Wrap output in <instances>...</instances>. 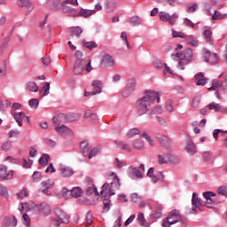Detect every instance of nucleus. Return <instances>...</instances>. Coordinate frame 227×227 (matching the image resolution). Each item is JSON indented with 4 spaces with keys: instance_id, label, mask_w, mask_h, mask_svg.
Wrapping results in <instances>:
<instances>
[{
    "instance_id": "nucleus-55",
    "label": "nucleus",
    "mask_w": 227,
    "mask_h": 227,
    "mask_svg": "<svg viewBox=\"0 0 227 227\" xmlns=\"http://www.w3.org/2000/svg\"><path fill=\"white\" fill-rule=\"evenodd\" d=\"M92 223H93V215H91V213H87L86 226H91Z\"/></svg>"
},
{
    "instance_id": "nucleus-37",
    "label": "nucleus",
    "mask_w": 227,
    "mask_h": 227,
    "mask_svg": "<svg viewBox=\"0 0 227 227\" xmlns=\"http://www.w3.org/2000/svg\"><path fill=\"white\" fill-rule=\"evenodd\" d=\"M159 143L161 145V146H168V143H169V137H166V136H160L159 137H157Z\"/></svg>"
},
{
    "instance_id": "nucleus-43",
    "label": "nucleus",
    "mask_w": 227,
    "mask_h": 227,
    "mask_svg": "<svg viewBox=\"0 0 227 227\" xmlns=\"http://www.w3.org/2000/svg\"><path fill=\"white\" fill-rule=\"evenodd\" d=\"M49 154H43V156L39 159V162L42 166H47L49 164Z\"/></svg>"
},
{
    "instance_id": "nucleus-52",
    "label": "nucleus",
    "mask_w": 227,
    "mask_h": 227,
    "mask_svg": "<svg viewBox=\"0 0 227 227\" xmlns=\"http://www.w3.org/2000/svg\"><path fill=\"white\" fill-rule=\"evenodd\" d=\"M186 38H187V40L190 41V44H191L192 47H198V45H199L198 40H196V39L194 38V36L189 35V36H187Z\"/></svg>"
},
{
    "instance_id": "nucleus-42",
    "label": "nucleus",
    "mask_w": 227,
    "mask_h": 227,
    "mask_svg": "<svg viewBox=\"0 0 227 227\" xmlns=\"http://www.w3.org/2000/svg\"><path fill=\"white\" fill-rule=\"evenodd\" d=\"M153 114H162V106H157L149 113V116H153Z\"/></svg>"
},
{
    "instance_id": "nucleus-14",
    "label": "nucleus",
    "mask_w": 227,
    "mask_h": 227,
    "mask_svg": "<svg viewBox=\"0 0 227 227\" xmlns=\"http://www.w3.org/2000/svg\"><path fill=\"white\" fill-rule=\"evenodd\" d=\"M167 219L168 220V223H170V224H176V223L180 221V211L174 209L172 212L169 213Z\"/></svg>"
},
{
    "instance_id": "nucleus-64",
    "label": "nucleus",
    "mask_w": 227,
    "mask_h": 227,
    "mask_svg": "<svg viewBox=\"0 0 227 227\" xmlns=\"http://www.w3.org/2000/svg\"><path fill=\"white\" fill-rule=\"evenodd\" d=\"M43 90L44 91V96L49 95V90H51V83L45 82L43 87Z\"/></svg>"
},
{
    "instance_id": "nucleus-59",
    "label": "nucleus",
    "mask_w": 227,
    "mask_h": 227,
    "mask_svg": "<svg viewBox=\"0 0 227 227\" xmlns=\"http://www.w3.org/2000/svg\"><path fill=\"white\" fill-rule=\"evenodd\" d=\"M168 160L169 162H172V164H177V162H180V160L171 154L168 155Z\"/></svg>"
},
{
    "instance_id": "nucleus-18",
    "label": "nucleus",
    "mask_w": 227,
    "mask_h": 227,
    "mask_svg": "<svg viewBox=\"0 0 227 227\" xmlns=\"http://www.w3.org/2000/svg\"><path fill=\"white\" fill-rule=\"evenodd\" d=\"M59 171L63 178H69V176L74 175V169L69 167H61Z\"/></svg>"
},
{
    "instance_id": "nucleus-50",
    "label": "nucleus",
    "mask_w": 227,
    "mask_h": 227,
    "mask_svg": "<svg viewBox=\"0 0 227 227\" xmlns=\"http://www.w3.org/2000/svg\"><path fill=\"white\" fill-rule=\"evenodd\" d=\"M78 15L80 17H85V19H87V17H91V15H93V12L91 11L81 10Z\"/></svg>"
},
{
    "instance_id": "nucleus-25",
    "label": "nucleus",
    "mask_w": 227,
    "mask_h": 227,
    "mask_svg": "<svg viewBox=\"0 0 227 227\" xmlns=\"http://www.w3.org/2000/svg\"><path fill=\"white\" fill-rule=\"evenodd\" d=\"M132 146L135 150H143L145 148V142L141 138L135 139L132 142Z\"/></svg>"
},
{
    "instance_id": "nucleus-22",
    "label": "nucleus",
    "mask_w": 227,
    "mask_h": 227,
    "mask_svg": "<svg viewBox=\"0 0 227 227\" xmlns=\"http://www.w3.org/2000/svg\"><path fill=\"white\" fill-rule=\"evenodd\" d=\"M195 81L197 86H205V84H207V79H205V76L201 73L195 75Z\"/></svg>"
},
{
    "instance_id": "nucleus-28",
    "label": "nucleus",
    "mask_w": 227,
    "mask_h": 227,
    "mask_svg": "<svg viewBox=\"0 0 227 227\" xmlns=\"http://www.w3.org/2000/svg\"><path fill=\"white\" fill-rule=\"evenodd\" d=\"M106 8L108 12H114L116 8V0H106Z\"/></svg>"
},
{
    "instance_id": "nucleus-38",
    "label": "nucleus",
    "mask_w": 227,
    "mask_h": 227,
    "mask_svg": "<svg viewBox=\"0 0 227 227\" xmlns=\"http://www.w3.org/2000/svg\"><path fill=\"white\" fill-rule=\"evenodd\" d=\"M200 103H201V96L197 95L193 98V99L192 101V107H199Z\"/></svg>"
},
{
    "instance_id": "nucleus-26",
    "label": "nucleus",
    "mask_w": 227,
    "mask_h": 227,
    "mask_svg": "<svg viewBox=\"0 0 227 227\" xmlns=\"http://www.w3.org/2000/svg\"><path fill=\"white\" fill-rule=\"evenodd\" d=\"M219 88H223V80H213L212 86L208 88L209 91L219 90Z\"/></svg>"
},
{
    "instance_id": "nucleus-58",
    "label": "nucleus",
    "mask_w": 227,
    "mask_h": 227,
    "mask_svg": "<svg viewBox=\"0 0 227 227\" xmlns=\"http://www.w3.org/2000/svg\"><path fill=\"white\" fill-rule=\"evenodd\" d=\"M19 198L24 200V198L27 197V189L23 188L20 192L18 193Z\"/></svg>"
},
{
    "instance_id": "nucleus-16",
    "label": "nucleus",
    "mask_w": 227,
    "mask_h": 227,
    "mask_svg": "<svg viewBox=\"0 0 227 227\" xmlns=\"http://www.w3.org/2000/svg\"><path fill=\"white\" fill-rule=\"evenodd\" d=\"M35 208L38 210L39 214H43V215H49L51 212V206L47 203H42L39 206H35Z\"/></svg>"
},
{
    "instance_id": "nucleus-27",
    "label": "nucleus",
    "mask_w": 227,
    "mask_h": 227,
    "mask_svg": "<svg viewBox=\"0 0 227 227\" xmlns=\"http://www.w3.org/2000/svg\"><path fill=\"white\" fill-rule=\"evenodd\" d=\"M140 137L145 139L150 146H154L155 142L153 141V139H152V137H150V135H148L146 131H142Z\"/></svg>"
},
{
    "instance_id": "nucleus-62",
    "label": "nucleus",
    "mask_w": 227,
    "mask_h": 227,
    "mask_svg": "<svg viewBox=\"0 0 227 227\" xmlns=\"http://www.w3.org/2000/svg\"><path fill=\"white\" fill-rule=\"evenodd\" d=\"M116 166L119 169H121V168L127 166V163H125L123 160H120V159L116 158Z\"/></svg>"
},
{
    "instance_id": "nucleus-19",
    "label": "nucleus",
    "mask_w": 227,
    "mask_h": 227,
    "mask_svg": "<svg viewBox=\"0 0 227 227\" xmlns=\"http://www.w3.org/2000/svg\"><path fill=\"white\" fill-rule=\"evenodd\" d=\"M47 6L50 8V10H59L63 4L59 0H48Z\"/></svg>"
},
{
    "instance_id": "nucleus-45",
    "label": "nucleus",
    "mask_w": 227,
    "mask_h": 227,
    "mask_svg": "<svg viewBox=\"0 0 227 227\" xmlns=\"http://www.w3.org/2000/svg\"><path fill=\"white\" fill-rule=\"evenodd\" d=\"M83 45L90 50L97 49V47H98V45H97V43L88 41H83Z\"/></svg>"
},
{
    "instance_id": "nucleus-1",
    "label": "nucleus",
    "mask_w": 227,
    "mask_h": 227,
    "mask_svg": "<svg viewBox=\"0 0 227 227\" xmlns=\"http://www.w3.org/2000/svg\"><path fill=\"white\" fill-rule=\"evenodd\" d=\"M155 100H157V102H160L159 93L152 90H145L144 97L137 101L138 116L146 114L148 111H150L152 106H153Z\"/></svg>"
},
{
    "instance_id": "nucleus-41",
    "label": "nucleus",
    "mask_w": 227,
    "mask_h": 227,
    "mask_svg": "<svg viewBox=\"0 0 227 227\" xmlns=\"http://www.w3.org/2000/svg\"><path fill=\"white\" fill-rule=\"evenodd\" d=\"M42 185L45 187V189H51V187L54 186V181L52 179H47L42 182Z\"/></svg>"
},
{
    "instance_id": "nucleus-20",
    "label": "nucleus",
    "mask_w": 227,
    "mask_h": 227,
    "mask_svg": "<svg viewBox=\"0 0 227 227\" xmlns=\"http://www.w3.org/2000/svg\"><path fill=\"white\" fill-rule=\"evenodd\" d=\"M80 149L82 155H84V157H88V155L90 154V151L91 150V146L90 145V144H88L87 141H83L80 144Z\"/></svg>"
},
{
    "instance_id": "nucleus-49",
    "label": "nucleus",
    "mask_w": 227,
    "mask_h": 227,
    "mask_svg": "<svg viewBox=\"0 0 227 227\" xmlns=\"http://www.w3.org/2000/svg\"><path fill=\"white\" fill-rule=\"evenodd\" d=\"M39 104H40V101H38L37 98L30 99L28 102V106H30V107H33L34 109H37Z\"/></svg>"
},
{
    "instance_id": "nucleus-4",
    "label": "nucleus",
    "mask_w": 227,
    "mask_h": 227,
    "mask_svg": "<svg viewBox=\"0 0 227 227\" xmlns=\"http://www.w3.org/2000/svg\"><path fill=\"white\" fill-rule=\"evenodd\" d=\"M159 15L162 22H168L170 26H174V24H176V20H178V14L176 13H174L173 15H169V13H167L165 12H160Z\"/></svg>"
},
{
    "instance_id": "nucleus-24",
    "label": "nucleus",
    "mask_w": 227,
    "mask_h": 227,
    "mask_svg": "<svg viewBox=\"0 0 227 227\" xmlns=\"http://www.w3.org/2000/svg\"><path fill=\"white\" fill-rule=\"evenodd\" d=\"M15 121H17L19 127H22V120H24L25 117V114L24 112H20V113H14L12 114Z\"/></svg>"
},
{
    "instance_id": "nucleus-48",
    "label": "nucleus",
    "mask_w": 227,
    "mask_h": 227,
    "mask_svg": "<svg viewBox=\"0 0 227 227\" xmlns=\"http://www.w3.org/2000/svg\"><path fill=\"white\" fill-rule=\"evenodd\" d=\"M32 178L34 183L40 182L42 180V172H34Z\"/></svg>"
},
{
    "instance_id": "nucleus-32",
    "label": "nucleus",
    "mask_w": 227,
    "mask_h": 227,
    "mask_svg": "<svg viewBox=\"0 0 227 227\" xmlns=\"http://www.w3.org/2000/svg\"><path fill=\"white\" fill-rule=\"evenodd\" d=\"M82 35V28L80 27H73L71 30V36H76V38H81Z\"/></svg>"
},
{
    "instance_id": "nucleus-40",
    "label": "nucleus",
    "mask_w": 227,
    "mask_h": 227,
    "mask_svg": "<svg viewBox=\"0 0 227 227\" xmlns=\"http://www.w3.org/2000/svg\"><path fill=\"white\" fill-rule=\"evenodd\" d=\"M129 24L131 26H139L141 24V20H139V16H133L130 18V20H129Z\"/></svg>"
},
{
    "instance_id": "nucleus-51",
    "label": "nucleus",
    "mask_w": 227,
    "mask_h": 227,
    "mask_svg": "<svg viewBox=\"0 0 227 227\" xmlns=\"http://www.w3.org/2000/svg\"><path fill=\"white\" fill-rule=\"evenodd\" d=\"M98 153H100V148H94L90 152L88 157L89 159H93V157H96V155H98Z\"/></svg>"
},
{
    "instance_id": "nucleus-21",
    "label": "nucleus",
    "mask_w": 227,
    "mask_h": 227,
    "mask_svg": "<svg viewBox=\"0 0 227 227\" xmlns=\"http://www.w3.org/2000/svg\"><path fill=\"white\" fill-rule=\"evenodd\" d=\"M142 134H143V131L139 130V129L133 128L127 132L126 136L128 139H130L134 137V136H139L141 137Z\"/></svg>"
},
{
    "instance_id": "nucleus-33",
    "label": "nucleus",
    "mask_w": 227,
    "mask_h": 227,
    "mask_svg": "<svg viewBox=\"0 0 227 227\" xmlns=\"http://www.w3.org/2000/svg\"><path fill=\"white\" fill-rule=\"evenodd\" d=\"M95 193V196H98L100 193H98V190L97 189V186L92 185L89 186L86 190L87 196H91V194Z\"/></svg>"
},
{
    "instance_id": "nucleus-39",
    "label": "nucleus",
    "mask_w": 227,
    "mask_h": 227,
    "mask_svg": "<svg viewBox=\"0 0 227 227\" xmlns=\"http://www.w3.org/2000/svg\"><path fill=\"white\" fill-rule=\"evenodd\" d=\"M131 175L136 178H143V172L138 170L137 168H131Z\"/></svg>"
},
{
    "instance_id": "nucleus-61",
    "label": "nucleus",
    "mask_w": 227,
    "mask_h": 227,
    "mask_svg": "<svg viewBox=\"0 0 227 227\" xmlns=\"http://www.w3.org/2000/svg\"><path fill=\"white\" fill-rule=\"evenodd\" d=\"M121 146L122 150H126V152H132V148H130V145L125 142H121Z\"/></svg>"
},
{
    "instance_id": "nucleus-15",
    "label": "nucleus",
    "mask_w": 227,
    "mask_h": 227,
    "mask_svg": "<svg viewBox=\"0 0 227 227\" xmlns=\"http://www.w3.org/2000/svg\"><path fill=\"white\" fill-rule=\"evenodd\" d=\"M55 130L57 134H59V136H72V129H70V128L63 124L55 127Z\"/></svg>"
},
{
    "instance_id": "nucleus-47",
    "label": "nucleus",
    "mask_w": 227,
    "mask_h": 227,
    "mask_svg": "<svg viewBox=\"0 0 227 227\" xmlns=\"http://www.w3.org/2000/svg\"><path fill=\"white\" fill-rule=\"evenodd\" d=\"M127 87L133 91L134 88H136V80L134 78L129 79L127 81Z\"/></svg>"
},
{
    "instance_id": "nucleus-7",
    "label": "nucleus",
    "mask_w": 227,
    "mask_h": 227,
    "mask_svg": "<svg viewBox=\"0 0 227 227\" xmlns=\"http://www.w3.org/2000/svg\"><path fill=\"white\" fill-rule=\"evenodd\" d=\"M91 95H98V93H102L104 83L100 80H94L91 83Z\"/></svg>"
},
{
    "instance_id": "nucleus-17",
    "label": "nucleus",
    "mask_w": 227,
    "mask_h": 227,
    "mask_svg": "<svg viewBox=\"0 0 227 227\" xmlns=\"http://www.w3.org/2000/svg\"><path fill=\"white\" fill-rule=\"evenodd\" d=\"M184 148L189 155H194L197 153L196 145L192 140H187Z\"/></svg>"
},
{
    "instance_id": "nucleus-54",
    "label": "nucleus",
    "mask_w": 227,
    "mask_h": 227,
    "mask_svg": "<svg viewBox=\"0 0 227 227\" xmlns=\"http://www.w3.org/2000/svg\"><path fill=\"white\" fill-rule=\"evenodd\" d=\"M71 191H69L68 189L64 188L62 191V196L63 198H65V200H70V198H72V193H70Z\"/></svg>"
},
{
    "instance_id": "nucleus-30",
    "label": "nucleus",
    "mask_w": 227,
    "mask_h": 227,
    "mask_svg": "<svg viewBox=\"0 0 227 227\" xmlns=\"http://www.w3.org/2000/svg\"><path fill=\"white\" fill-rule=\"evenodd\" d=\"M27 89L28 91H32L34 93H37L38 91V85H36V82H28L27 83Z\"/></svg>"
},
{
    "instance_id": "nucleus-3",
    "label": "nucleus",
    "mask_w": 227,
    "mask_h": 227,
    "mask_svg": "<svg viewBox=\"0 0 227 227\" xmlns=\"http://www.w3.org/2000/svg\"><path fill=\"white\" fill-rule=\"evenodd\" d=\"M55 216L52 218V224L55 226H59L60 224H67L68 223V215L65 213L60 208H56L54 211Z\"/></svg>"
},
{
    "instance_id": "nucleus-6",
    "label": "nucleus",
    "mask_w": 227,
    "mask_h": 227,
    "mask_svg": "<svg viewBox=\"0 0 227 227\" xmlns=\"http://www.w3.org/2000/svg\"><path fill=\"white\" fill-rule=\"evenodd\" d=\"M114 67V59L109 54H105L100 62V68Z\"/></svg>"
},
{
    "instance_id": "nucleus-5",
    "label": "nucleus",
    "mask_w": 227,
    "mask_h": 227,
    "mask_svg": "<svg viewBox=\"0 0 227 227\" xmlns=\"http://www.w3.org/2000/svg\"><path fill=\"white\" fill-rule=\"evenodd\" d=\"M84 67H86V60L81 59H76L73 67V74L74 75H81L84 72Z\"/></svg>"
},
{
    "instance_id": "nucleus-34",
    "label": "nucleus",
    "mask_w": 227,
    "mask_h": 227,
    "mask_svg": "<svg viewBox=\"0 0 227 227\" xmlns=\"http://www.w3.org/2000/svg\"><path fill=\"white\" fill-rule=\"evenodd\" d=\"M17 4L20 8H31V1L29 0H18Z\"/></svg>"
},
{
    "instance_id": "nucleus-10",
    "label": "nucleus",
    "mask_w": 227,
    "mask_h": 227,
    "mask_svg": "<svg viewBox=\"0 0 227 227\" xmlns=\"http://www.w3.org/2000/svg\"><path fill=\"white\" fill-rule=\"evenodd\" d=\"M114 190H112L111 186L109 187V184L106 183L102 186L100 194L103 196V198H111V196H114Z\"/></svg>"
},
{
    "instance_id": "nucleus-9",
    "label": "nucleus",
    "mask_w": 227,
    "mask_h": 227,
    "mask_svg": "<svg viewBox=\"0 0 227 227\" xmlns=\"http://www.w3.org/2000/svg\"><path fill=\"white\" fill-rule=\"evenodd\" d=\"M13 178V171L8 172V168L5 166L0 168V180H12Z\"/></svg>"
},
{
    "instance_id": "nucleus-35",
    "label": "nucleus",
    "mask_w": 227,
    "mask_h": 227,
    "mask_svg": "<svg viewBox=\"0 0 227 227\" xmlns=\"http://www.w3.org/2000/svg\"><path fill=\"white\" fill-rule=\"evenodd\" d=\"M10 43V37H4L1 45H0V52H4L6 49H8V44Z\"/></svg>"
},
{
    "instance_id": "nucleus-31",
    "label": "nucleus",
    "mask_w": 227,
    "mask_h": 227,
    "mask_svg": "<svg viewBox=\"0 0 227 227\" xmlns=\"http://www.w3.org/2000/svg\"><path fill=\"white\" fill-rule=\"evenodd\" d=\"M204 36L206 39V42L209 43V45H214V42L212 41V31L210 29H206L204 30Z\"/></svg>"
},
{
    "instance_id": "nucleus-12",
    "label": "nucleus",
    "mask_w": 227,
    "mask_h": 227,
    "mask_svg": "<svg viewBox=\"0 0 227 227\" xmlns=\"http://www.w3.org/2000/svg\"><path fill=\"white\" fill-rule=\"evenodd\" d=\"M203 197L206 200V207H207V208H210L212 203H215V193L212 192H205Z\"/></svg>"
},
{
    "instance_id": "nucleus-13",
    "label": "nucleus",
    "mask_w": 227,
    "mask_h": 227,
    "mask_svg": "<svg viewBox=\"0 0 227 227\" xmlns=\"http://www.w3.org/2000/svg\"><path fill=\"white\" fill-rule=\"evenodd\" d=\"M112 183L110 184V187L112 188V191H119L120 187L121 186V183H120V177H118V175L116 173L113 172L112 175Z\"/></svg>"
},
{
    "instance_id": "nucleus-36",
    "label": "nucleus",
    "mask_w": 227,
    "mask_h": 227,
    "mask_svg": "<svg viewBox=\"0 0 227 227\" xmlns=\"http://www.w3.org/2000/svg\"><path fill=\"white\" fill-rule=\"evenodd\" d=\"M219 61V57L217 54L214 53L209 57V59H206V63H210L211 65H215Z\"/></svg>"
},
{
    "instance_id": "nucleus-63",
    "label": "nucleus",
    "mask_w": 227,
    "mask_h": 227,
    "mask_svg": "<svg viewBox=\"0 0 227 227\" xmlns=\"http://www.w3.org/2000/svg\"><path fill=\"white\" fill-rule=\"evenodd\" d=\"M22 221L25 224H27V226H29L30 223H31V219H29V215L27 214H24L22 215Z\"/></svg>"
},
{
    "instance_id": "nucleus-29",
    "label": "nucleus",
    "mask_w": 227,
    "mask_h": 227,
    "mask_svg": "<svg viewBox=\"0 0 227 227\" xmlns=\"http://www.w3.org/2000/svg\"><path fill=\"white\" fill-rule=\"evenodd\" d=\"M71 198H80L82 194V190L80 187H75L71 190Z\"/></svg>"
},
{
    "instance_id": "nucleus-46",
    "label": "nucleus",
    "mask_w": 227,
    "mask_h": 227,
    "mask_svg": "<svg viewBox=\"0 0 227 227\" xmlns=\"http://www.w3.org/2000/svg\"><path fill=\"white\" fill-rule=\"evenodd\" d=\"M137 221L140 226H145V223H146V219L145 218V215L143 213H140L137 215Z\"/></svg>"
},
{
    "instance_id": "nucleus-23",
    "label": "nucleus",
    "mask_w": 227,
    "mask_h": 227,
    "mask_svg": "<svg viewBox=\"0 0 227 227\" xmlns=\"http://www.w3.org/2000/svg\"><path fill=\"white\" fill-rule=\"evenodd\" d=\"M209 111H215V113H222L223 106L215 102H212L207 106Z\"/></svg>"
},
{
    "instance_id": "nucleus-53",
    "label": "nucleus",
    "mask_w": 227,
    "mask_h": 227,
    "mask_svg": "<svg viewBox=\"0 0 227 227\" xmlns=\"http://www.w3.org/2000/svg\"><path fill=\"white\" fill-rule=\"evenodd\" d=\"M222 19H224V15L219 12L218 11H215L213 14V20H221Z\"/></svg>"
},
{
    "instance_id": "nucleus-11",
    "label": "nucleus",
    "mask_w": 227,
    "mask_h": 227,
    "mask_svg": "<svg viewBox=\"0 0 227 227\" xmlns=\"http://www.w3.org/2000/svg\"><path fill=\"white\" fill-rule=\"evenodd\" d=\"M54 127H60L61 123H67V114H59L57 116L53 117L52 119Z\"/></svg>"
},
{
    "instance_id": "nucleus-2",
    "label": "nucleus",
    "mask_w": 227,
    "mask_h": 227,
    "mask_svg": "<svg viewBox=\"0 0 227 227\" xmlns=\"http://www.w3.org/2000/svg\"><path fill=\"white\" fill-rule=\"evenodd\" d=\"M193 56L194 53H192V50L190 48H187L183 52L171 54V58L175 61H178L177 68H179V70H185V65H189V63L192 61Z\"/></svg>"
},
{
    "instance_id": "nucleus-56",
    "label": "nucleus",
    "mask_w": 227,
    "mask_h": 227,
    "mask_svg": "<svg viewBox=\"0 0 227 227\" xmlns=\"http://www.w3.org/2000/svg\"><path fill=\"white\" fill-rule=\"evenodd\" d=\"M201 155L204 158L205 162H208V160H210V157L212 156V153L209 151H205L201 153Z\"/></svg>"
},
{
    "instance_id": "nucleus-44",
    "label": "nucleus",
    "mask_w": 227,
    "mask_h": 227,
    "mask_svg": "<svg viewBox=\"0 0 227 227\" xmlns=\"http://www.w3.org/2000/svg\"><path fill=\"white\" fill-rule=\"evenodd\" d=\"M173 38H187L183 32L176 31L175 29H171Z\"/></svg>"
},
{
    "instance_id": "nucleus-8",
    "label": "nucleus",
    "mask_w": 227,
    "mask_h": 227,
    "mask_svg": "<svg viewBox=\"0 0 227 227\" xmlns=\"http://www.w3.org/2000/svg\"><path fill=\"white\" fill-rule=\"evenodd\" d=\"M192 210L196 211V208H199V210H201V207H203V201L200 198L198 197V193L193 192L192 197Z\"/></svg>"
},
{
    "instance_id": "nucleus-60",
    "label": "nucleus",
    "mask_w": 227,
    "mask_h": 227,
    "mask_svg": "<svg viewBox=\"0 0 227 227\" xmlns=\"http://www.w3.org/2000/svg\"><path fill=\"white\" fill-rule=\"evenodd\" d=\"M11 148H12L11 142H5L2 145V150H4V152H8V151H10Z\"/></svg>"
},
{
    "instance_id": "nucleus-57",
    "label": "nucleus",
    "mask_w": 227,
    "mask_h": 227,
    "mask_svg": "<svg viewBox=\"0 0 227 227\" xmlns=\"http://www.w3.org/2000/svg\"><path fill=\"white\" fill-rule=\"evenodd\" d=\"M121 38L124 40L127 49H131L130 44L129 43V40L127 39V32H122L121 35Z\"/></svg>"
}]
</instances>
